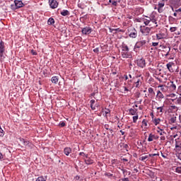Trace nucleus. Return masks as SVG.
Segmentation results:
<instances>
[{
    "mask_svg": "<svg viewBox=\"0 0 181 181\" xmlns=\"http://www.w3.org/2000/svg\"><path fill=\"white\" fill-rule=\"evenodd\" d=\"M144 45H146V40L139 41L136 43L134 47H135V49H140V47H142V46H144Z\"/></svg>",
    "mask_w": 181,
    "mask_h": 181,
    "instance_id": "0eeeda50",
    "label": "nucleus"
},
{
    "mask_svg": "<svg viewBox=\"0 0 181 181\" xmlns=\"http://www.w3.org/2000/svg\"><path fill=\"white\" fill-rule=\"evenodd\" d=\"M36 181H46V178L44 177H38Z\"/></svg>",
    "mask_w": 181,
    "mask_h": 181,
    "instance_id": "c756f323",
    "label": "nucleus"
},
{
    "mask_svg": "<svg viewBox=\"0 0 181 181\" xmlns=\"http://www.w3.org/2000/svg\"><path fill=\"white\" fill-rule=\"evenodd\" d=\"M148 93L149 94H155V91H153V88H148Z\"/></svg>",
    "mask_w": 181,
    "mask_h": 181,
    "instance_id": "c9c22d12",
    "label": "nucleus"
},
{
    "mask_svg": "<svg viewBox=\"0 0 181 181\" xmlns=\"http://www.w3.org/2000/svg\"><path fill=\"white\" fill-rule=\"evenodd\" d=\"M111 33L115 32V28H110Z\"/></svg>",
    "mask_w": 181,
    "mask_h": 181,
    "instance_id": "864d4df0",
    "label": "nucleus"
},
{
    "mask_svg": "<svg viewBox=\"0 0 181 181\" xmlns=\"http://www.w3.org/2000/svg\"><path fill=\"white\" fill-rule=\"evenodd\" d=\"M109 2L112 4L113 6H117V4L116 1L109 0Z\"/></svg>",
    "mask_w": 181,
    "mask_h": 181,
    "instance_id": "7c9ffc66",
    "label": "nucleus"
},
{
    "mask_svg": "<svg viewBox=\"0 0 181 181\" xmlns=\"http://www.w3.org/2000/svg\"><path fill=\"white\" fill-rule=\"evenodd\" d=\"M23 142H24V145H28V141H25L24 139H23Z\"/></svg>",
    "mask_w": 181,
    "mask_h": 181,
    "instance_id": "052dcab7",
    "label": "nucleus"
},
{
    "mask_svg": "<svg viewBox=\"0 0 181 181\" xmlns=\"http://www.w3.org/2000/svg\"><path fill=\"white\" fill-rule=\"evenodd\" d=\"M165 139H166V137H165V136L163 135V136H160V140L161 141H165Z\"/></svg>",
    "mask_w": 181,
    "mask_h": 181,
    "instance_id": "09e8293b",
    "label": "nucleus"
},
{
    "mask_svg": "<svg viewBox=\"0 0 181 181\" xmlns=\"http://www.w3.org/2000/svg\"><path fill=\"white\" fill-rule=\"evenodd\" d=\"M120 132H121L122 135H125V132H123L122 130H120Z\"/></svg>",
    "mask_w": 181,
    "mask_h": 181,
    "instance_id": "0e129e2a",
    "label": "nucleus"
},
{
    "mask_svg": "<svg viewBox=\"0 0 181 181\" xmlns=\"http://www.w3.org/2000/svg\"><path fill=\"white\" fill-rule=\"evenodd\" d=\"M138 115H136V116L133 117V122L135 124L136 123V121H138Z\"/></svg>",
    "mask_w": 181,
    "mask_h": 181,
    "instance_id": "72a5a7b5",
    "label": "nucleus"
},
{
    "mask_svg": "<svg viewBox=\"0 0 181 181\" xmlns=\"http://www.w3.org/2000/svg\"><path fill=\"white\" fill-rule=\"evenodd\" d=\"M14 4L16 8H22V6H23V3L22 2V1L16 0L14 1Z\"/></svg>",
    "mask_w": 181,
    "mask_h": 181,
    "instance_id": "2eb2a0df",
    "label": "nucleus"
},
{
    "mask_svg": "<svg viewBox=\"0 0 181 181\" xmlns=\"http://www.w3.org/2000/svg\"><path fill=\"white\" fill-rule=\"evenodd\" d=\"M163 6H165V3L161 2V3H158V8H163Z\"/></svg>",
    "mask_w": 181,
    "mask_h": 181,
    "instance_id": "58836bf2",
    "label": "nucleus"
},
{
    "mask_svg": "<svg viewBox=\"0 0 181 181\" xmlns=\"http://www.w3.org/2000/svg\"><path fill=\"white\" fill-rule=\"evenodd\" d=\"M177 13H176V11L173 13V16H175V18L177 17Z\"/></svg>",
    "mask_w": 181,
    "mask_h": 181,
    "instance_id": "bf43d9fd",
    "label": "nucleus"
},
{
    "mask_svg": "<svg viewBox=\"0 0 181 181\" xmlns=\"http://www.w3.org/2000/svg\"><path fill=\"white\" fill-rule=\"evenodd\" d=\"M142 125H144V127H148V120H146V119H143V121H142Z\"/></svg>",
    "mask_w": 181,
    "mask_h": 181,
    "instance_id": "473e14b6",
    "label": "nucleus"
},
{
    "mask_svg": "<svg viewBox=\"0 0 181 181\" xmlns=\"http://www.w3.org/2000/svg\"><path fill=\"white\" fill-rule=\"evenodd\" d=\"M156 98L158 101H162L165 98V95L160 92V90L157 91Z\"/></svg>",
    "mask_w": 181,
    "mask_h": 181,
    "instance_id": "9b49d317",
    "label": "nucleus"
},
{
    "mask_svg": "<svg viewBox=\"0 0 181 181\" xmlns=\"http://www.w3.org/2000/svg\"><path fill=\"white\" fill-rule=\"evenodd\" d=\"M177 103L178 104H181V98H178L177 99Z\"/></svg>",
    "mask_w": 181,
    "mask_h": 181,
    "instance_id": "de8ad7c7",
    "label": "nucleus"
},
{
    "mask_svg": "<svg viewBox=\"0 0 181 181\" xmlns=\"http://www.w3.org/2000/svg\"><path fill=\"white\" fill-rule=\"evenodd\" d=\"M153 139H159V136H156L155 134H150L148 138V142H152Z\"/></svg>",
    "mask_w": 181,
    "mask_h": 181,
    "instance_id": "4468645a",
    "label": "nucleus"
},
{
    "mask_svg": "<svg viewBox=\"0 0 181 181\" xmlns=\"http://www.w3.org/2000/svg\"><path fill=\"white\" fill-rule=\"evenodd\" d=\"M141 78L140 76H136L133 78L134 87L136 88H139L141 86H142V81H141Z\"/></svg>",
    "mask_w": 181,
    "mask_h": 181,
    "instance_id": "7ed1b4c3",
    "label": "nucleus"
},
{
    "mask_svg": "<svg viewBox=\"0 0 181 181\" xmlns=\"http://www.w3.org/2000/svg\"><path fill=\"white\" fill-rule=\"evenodd\" d=\"M140 30L143 35H145L146 36H148L149 33H151V28L149 27H146V26H141L140 27Z\"/></svg>",
    "mask_w": 181,
    "mask_h": 181,
    "instance_id": "20e7f679",
    "label": "nucleus"
},
{
    "mask_svg": "<svg viewBox=\"0 0 181 181\" xmlns=\"http://www.w3.org/2000/svg\"><path fill=\"white\" fill-rule=\"evenodd\" d=\"M170 8H171V9H172V11H173V12H175V6H170Z\"/></svg>",
    "mask_w": 181,
    "mask_h": 181,
    "instance_id": "6e6d98bb",
    "label": "nucleus"
},
{
    "mask_svg": "<svg viewBox=\"0 0 181 181\" xmlns=\"http://www.w3.org/2000/svg\"><path fill=\"white\" fill-rule=\"evenodd\" d=\"M64 153H65V155L66 156H69V155H70V153H71V148L70 147L65 148L64 150Z\"/></svg>",
    "mask_w": 181,
    "mask_h": 181,
    "instance_id": "f3484780",
    "label": "nucleus"
},
{
    "mask_svg": "<svg viewBox=\"0 0 181 181\" xmlns=\"http://www.w3.org/2000/svg\"><path fill=\"white\" fill-rule=\"evenodd\" d=\"M180 1L181 0H170V5L173 6L175 9H177V8L181 5Z\"/></svg>",
    "mask_w": 181,
    "mask_h": 181,
    "instance_id": "423d86ee",
    "label": "nucleus"
},
{
    "mask_svg": "<svg viewBox=\"0 0 181 181\" xmlns=\"http://www.w3.org/2000/svg\"><path fill=\"white\" fill-rule=\"evenodd\" d=\"M80 180V177L79 176H76L75 178H74V181L76 180Z\"/></svg>",
    "mask_w": 181,
    "mask_h": 181,
    "instance_id": "603ef678",
    "label": "nucleus"
},
{
    "mask_svg": "<svg viewBox=\"0 0 181 181\" xmlns=\"http://www.w3.org/2000/svg\"><path fill=\"white\" fill-rule=\"evenodd\" d=\"M158 88H160L161 91H166V88L165 86H163V85H160Z\"/></svg>",
    "mask_w": 181,
    "mask_h": 181,
    "instance_id": "f704fd0d",
    "label": "nucleus"
},
{
    "mask_svg": "<svg viewBox=\"0 0 181 181\" xmlns=\"http://www.w3.org/2000/svg\"><path fill=\"white\" fill-rule=\"evenodd\" d=\"M157 132H158V134H159L161 136L166 135V132H165V131H163V129H162L157 130Z\"/></svg>",
    "mask_w": 181,
    "mask_h": 181,
    "instance_id": "393cba45",
    "label": "nucleus"
},
{
    "mask_svg": "<svg viewBox=\"0 0 181 181\" xmlns=\"http://www.w3.org/2000/svg\"><path fill=\"white\" fill-rule=\"evenodd\" d=\"M105 114H110L111 112V110H110L109 109H105Z\"/></svg>",
    "mask_w": 181,
    "mask_h": 181,
    "instance_id": "c03bdc74",
    "label": "nucleus"
},
{
    "mask_svg": "<svg viewBox=\"0 0 181 181\" xmlns=\"http://www.w3.org/2000/svg\"><path fill=\"white\" fill-rule=\"evenodd\" d=\"M173 66H175V63L173 62H169L168 64H166V67L168 69V70H169V71H170V73H173L174 70H173Z\"/></svg>",
    "mask_w": 181,
    "mask_h": 181,
    "instance_id": "f8f14e48",
    "label": "nucleus"
},
{
    "mask_svg": "<svg viewBox=\"0 0 181 181\" xmlns=\"http://www.w3.org/2000/svg\"><path fill=\"white\" fill-rule=\"evenodd\" d=\"M61 15H62V16H69V15H70V12L67 10H63L61 12Z\"/></svg>",
    "mask_w": 181,
    "mask_h": 181,
    "instance_id": "4be33fe9",
    "label": "nucleus"
},
{
    "mask_svg": "<svg viewBox=\"0 0 181 181\" xmlns=\"http://www.w3.org/2000/svg\"><path fill=\"white\" fill-rule=\"evenodd\" d=\"M4 53H5V42L0 40V62H4V59H5Z\"/></svg>",
    "mask_w": 181,
    "mask_h": 181,
    "instance_id": "f03ea898",
    "label": "nucleus"
},
{
    "mask_svg": "<svg viewBox=\"0 0 181 181\" xmlns=\"http://www.w3.org/2000/svg\"><path fill=\"white\" fill-rule=\"evenodd\" d=\"M4 159V155L0 153V160H2Z\"/></svg>",
    "mask_w": 181,
    "mask_h": 181,
    "instance_id": "3c124183",
    "label": "nucleus"
},
{
    "mask_svg": "<svg viewBox=\"0 0 181 181\" xmlns=\"http://www.w3.org/2000/svg\"><path fill=\"white\" fill-rule=\"evenodd\" d=\"M177 136H178V138H180V136H181V132H177Z\"/></svg>",
    "mask_w": 181,
    "mask_h": 181,
    "instance_id": "8fccbe9b",
    "label": "nucleus"
},
{
    "mask_svg": "<svg viewBox=\"0 0 181 181\" xmlns=\"http://www.w3.org/2000/svg\"><path fill=\"white\" fill-rule=\"evenodd\" d=\"M153 124H154L155 125H158V124L160 123V119H159V118L154 119L153 120Z\"/></svg>",
    "mask_w": 181,
    "mask_h": 181,
    "instance_id": "a878e982",
    "label": "nucleus"
},
{
    "mask_svg": "<svg viewBox=\"0 0 181 181\" xmlns=\"http://www.w3.org/2000/svg\"><path fill=\"white\" fill-rule=\"evenodd\" d=\"M49 4L52 9H56L59 6V3L56 0H49Z\"/></svg>",
    "mask_w": 181,
    "mask_h": 181,
    "instance_id": "39448f33",
    "label": "nucleus"
},
{
    "mask_svg": "<svg viewBox=\"0 0 181 181\" xmlns=\"http://www.w3.org/2000/svg\"><path fill=\"white\" fill-rule=\"evenodd\" d=\"M175 148H180L181 149V141L179 137L175 139Z\"/></svg>",
    "mask_w": 181,
    "mask_h": 181,
    "instance_id": "a211bd4d",
    "label": "nucleus"
},
{
    "mask_svg": "<svg viewBox=\"0 0 181 181\" xmlns=\"http://www.w3.org/2000/svg\"><path fill=\"white\" fill-rule=\"evenodd\" d=\"M91 32H92V30H91V28H90V27H86L82 29L83 35H90V33H91Z\"/></svg>",
    "mask_w": 181,
    "mask_h": 181,
    "instance_id": "9d476101",
    "label": "nucleus"
},
{
    "mask_svg": "<svg viewBox=\"0 0 181 181\" xmlns=\"http://www.w3.org/2000/svg\"><path fill=\"white\" fill-rule=\"evenodd\" d=\"M79 155H80L81 156H84L86 154H85L83 152H81V153H79Z\"/></svg>",
    "mask_w": 181,
    "mask_h": 181,
    "instance_id": "4d7b16f0",
    "label": "nucleus"
},
{
    "mask_svg": "<svg viewBox=\"0 0 181 181\" xmlns=\"http://www.w3.org/2000/svg\"><path fill=\"white\" fill-rule=\"evenodd\" d=\"M170 122H171V124H175V122H176V117H171L170 119Z\"/></svg>",
    "mask_w": 181,
    "mask_h": 181,
    "instance_id": "c85d7f7f",
    "label": "nucleus"
},
{
    "mask_svg": "<svg viewBox=\"0 0 181 181\" xmlns=\"http://www.w3.org/2000/svg\"><path fill=\"white\" fill-rule=\"evenodd\" d=\"M124 91H129V89H127V87H124Z\"/></svg>",
    "mask_w": 181,
    "mask_h": 181,
    "instance_id": "774afa93",
    "label": "nucleus"
},
{
    "mask_svg": "<svg viewBox=\"0 0 181 181\" xmlns=\"http://www.w3.org/2000/svg\"><path fill=\"white\" fill-rule=\"evenodd\" d=\"M61 127H66V123L64 122H62V123L59 124Z\"/></svg>",
    "mask_w": 181,
    "mask_h": 181,
    "instance_id": "49530a36",
    "label": "nucleus"
},
{
    "mask_svg": "<svg viewBox=\"0 0 181 181\" xmlns=\"http://www.w3.org/2000/svg\"><path fill=\"white\" fill-rule=\"evenodd\" d=\"M152 156H159V153H154V154H152Z\"/></svg>",
    "mask_w": 181,
    "mask_h": 181,
    "instance_id": "680f3d73",
    "label": "nucleus"
},
{
    "mask_svg": "<svg viewBox=\"0 0 181 181\" xmlns=\"http://www.w3.org/2000/svg\"><path fill=\"white\" fill-rule=\"evenodd\" d=\"M163 107H165V105H163L160 107H156L158 112H160V114H163Z\"/></svg>",
    "mask_w": 181,
    "mask_h": 181,
    "instance_id": "412c9836",
    "label": "nucleus"
},
{
    "mask_svg": "<svg viewBox=\"0 0 181 181\" xmlns=\"http://www.w3.org/2000/svg\"><path fill=\"white\" fill-rule=\"evenodd\" d=\"M54 19L52 18H49L48 21H47V24L48 25H54Z\"/></svg>",
    "mask_w": 181,
    "mask_h": 181,
    "instance_id": "bb28decb",
    "label": "nucleus"
},
{
    "mask_svg": "<svg viewBox=\"0 0 181 181\" xmlns=\"http://www.w3.org/2000/svg\"><path fill=\"white\" fill-rule=\"evenodd\" d=\"M129 35L130 37H133L134 39H135V37H136V36L138 35V33L136 32V30L134 28L132 31L130 32Z\"/></svg>",
    "mask_w": 181,
    "mask_h": 181,
    "instance_id": "dca6fc26",
    "label": "nucleus"
},
{
    "mask_svg": "<svg viewBox=\"0 0 181 181\" xmlns=\"http://www.w3.org/2000/svg\"><path fill=\"white\" fill-rule=\"evenodd\" d=\"M175 12L177 13L178 15H181V7L175 10Z\"/></svg>",
    "mask_w": 181,
    "mask_h": 181,
    "instance_id": "4c0bfd02",
    "label": "nucleus"
},
{
    "mask_svg": "<svg viewBox=\"0 0 181 181\" xmlns=\"http://www.w3.org/2000/svg\"><path fill=\"white\" fill-rule=\"evenodd\" d=\"M122 56L124 59H132V54L129 52V48L127 45H123L122 49Z\"/></svg>",
    "mask_w": 181,
    "mask_h": 181,
    "instance_id": "f257e3e1",
    "label": "nucleus"
},
{
    "mask_svg": "<svg viewBox=\"0 0 181 181\" xmlns=\"http://www.w3.org/2000/svg\"><path fill=\"white\" fill-rule=\"evenodd\" d=\"M124 78H125V80H128V76L127 75H124Z\"/></svg>",
    "mask_w": 181,
    "mask_h": 181,
    "instance_id": "69168bd1",
    "label": "nucleus"
},
{
    "mask_svg": "<svg viewBox=\"0 0 181 181\" xmlns=\"http://www.w3.org/2000/svg\"><path fill=\"white\" fill-rule=\"evenodd\" d=\"M115 32H122V33H124V30H121L119 28H115Z\"/></svg>",
    "mask_w": 181,
    "mask_h": 181,
    "instance_id": "79ce46f5",
    "label": "nucleus"
},
{
    "mask_svg": "<svg viewBox=\"0 0 181 181\" xmlns=\"http://www.w3.org/2000/svg\"><path fill=\"white\" fill-rule=\"evenodd\" d=\"M151 22H153V23H156V20H155V19H151Z\"/></svg>",
    "mask_w": 181,
    "mask_h": 181,
    "instance_id": "5fc2aeb1",
    "label": "nucleus"
},
{
    "mask_svg": "<svg viewBox=\"0 0 181 181\" xmlns=\"http://www.w3.org/2000/svg\"><path fill=\"white\" fill-rule=\"evenodd\" d=\"M151 21L152 19L148 17V19H144V23L146 25V26H148Z\"/></svg>",
    "mask_w": 181,
    "mask_h": 181,
    "instance_id": "5701e85b",
    "label": "nucleus"
},
{
    "mask_svg": "<svg viewBox=\"0 0 181 181\" xmlns=\"http://www.w3.org/2000/svg\"><path fill=\"white\" fill-rule=\"evenodd\" d=\"M4 130L2 129V128H1L0 126V136H4Z\"/></svg>",
    "mask_w": 181,
    "mask_h": 181,
    "instance_id": "a19ab883",
    "label": "nucleus"
},
{
    "mask_svg": "<svg viewBox=\"0 0 181 181\" xmlns=\"http://www.w3.org/2000/svg\"><path fill=\"white\" fill-rule=\"evenodd\" d=\"M146 159H148V156H143L141 158V160H142V161L146 160Z\"/></svg>",
    "mask_w": 181,
    "mask_h": 181,
    "instance_id": "ea45409f",
    "label": "nucleus"
},
{
    "mask_svg": "<svg viewBox=\"0 0 181 181\" xmlns=\"http://www.w3.org/2000/svg\"><path fill=\"white\" fill-rule=\"evenodd\" d=\"M85 163L86 165H92L93 163V161L91 158L86 157V159H85Z\"/></svg>",
    "mask_w": 181,
    "mask_h": 181,
    "instance_id": "6ab92c4d",
    "label": "nucleus"
},
{
    "mask_svg": "<svg viewBox=\"0 0 181 181\" xmlns=\"http://www.w3.org/2000/svg\"><path fill=\"white\" fill-rule=\"evenodd\" d=\"M161 156H162L163 158H164V159H166V156L163 155V153H161Z\"/></svg>",
    "mask_w": 181,
    "mask_h": 181,
    "instance_id": "e2e57ef3",
    "label": "nucleus"
},
{
    "mask_svg": "<svg viewBox=\"0 0 181 181\" xmlns=\"http://www.w3.org/2000/svg\"><path fill=\"white\" fill-rule=\"evenodd\" d=\"M52 83H54V84H57L58 81H59V78H57V76H53L51 78Z\"/></svg>",
    "mask_w": 181,
    "mask_h": 181,
    "instance_id": "b1692460",
    "label": "nucleus"
},
{
    "mask_svg": "<svg viewBox=\"0 0 181 181\" xmlns=\"http://www.w3.org/2000/svg\"><path fill=\"white\" fill-rule=\"evenodd\" d=\"M156 37H157L158 40H160V39H163L164 35H163V34H160V33L156 34Z\"/></svg>",
    "mask_w": 181,
    "mask_h": 181,
    "instance_id": "cd10ccee",
    "label": "nucleus"
},
{
    "mask_svg": "<svg viewBox=\"0 0 181 181\" xmlns=\"http://www.w3.org/2000/svg\"><path fill=\"white\" fill-rule=\"evenodd\" d=\"M158 12L159 13H162V12H163V8H160L158 7Z\"/></svg>",
    "mask_w": 181,
    "mask_h": 181,
    "instance_id": "37998d69",
    "label": "nucleus"
},
{
    "mask_svg": "<svg viewBox=\"0 0 181 181\" xmlns=\"http://www.w3.org/2000/svg\"><path fill=\"white\" fill-rule=\"evenodd\" d=\"M158 45H159V42H153L152 43V46H154V47L158 46Z\"/></svg>",
    "mask_w": 181,
    "mask_h": 181,
    "instance_id": "a18cd8bd",
    "label": "nucleus"
},
{
    "mask_svg": "<svg viewBox=\"0 0 181 181\" xmlns=\"http://www.w3.org/2000/svg\"><path fill=\"white\" fill-rule=\"evenodd\" d=\"M176 30H177V27H171L170 28V31L173 33V32H176Z\"/></svg>",
    "mask_w": 181,
    "mask_h": 181,
    "instance_id": "2f4dec72",
    "label": "nucleus"
},
{
    "mask_svg": "<svg viewBox=\"0 0 181 181\" xmlns=\"http://www.w3.org/2000/svg\"><path fill=\"white\" fill-rule=\"evenodd\" d=\"M136 111H138V109H129V112L131 115H135L136 114Z\"/></svg>",
    "mask_w": 181,
    "mask_h": 181,
    "instance_id": "aec40b11",
    "label": "nucleus"
},
{
    "mask_svg": "<svg viewBox=\"0 0 181 181\" xmlns=\"http://www.w3.org/2000/svg\"><path fill=\"white\" fill-rule=\"evenodd\" d=\"M137 66H139V67H141V69H144V67H145V66H146L145 59H138L137 60Z\"/></svg>",
    "mask_w": 181,
    "mask_h": 181,
    "instance_id": "6e6552de",
    "label": "nucleus"
},
{
    "mask_svg": "<svg viewBox=\"0 0 181 181\" xmlns=\"http://www.w3.org/2000/svg\"><path fill=\"white\" fill-rule=\"evenodd\" d=\"M123 181H129V179L128 177L122 179Z\"/></svg>",
    "mask_w": 181,
    "mask_h": 181,
    "instance_id": "13d9d810",
    "label": "nucleus"
},
{
    "mask_svg": "<svg viewBox=\"0 0 181 181\" xmlns=\"http://www.w3.org/2000/svg\"><path fill=\"white\" fill-rule=\"evenodd\" d=\"M169 88H170L171 91L176 90V84L173 81H170L168 83Z\"/></svg>",
    "mask_w": 181,
    "mask_h": 181,
    "instance_id": "ddd939ff",
    "label": "nucleus"
},
{
    "mask_svg": "<svg viewBox=\"0 0 181 181\" xmlns=\"http://www.w3.org/2000/svg\"><path fill=\"white\" fill-rule=\"evenodd\" d=\"M107 176L110 177L112 176V174H111V173H107Z\"/></svg>",
    "mask_w": 181,
    "mask_h": 181,
    "instance_id": "338daca9",
    "label": "nucleus"
},
{
    "mask_svg": "<svg viewBox=\"0 0 181 181\" xmlns=\"http://www.w3.org/2000/svg\"><path fill=\"white\" fill-rule=\"evenodd\" d=\"M90 103V108L91 110H93V111H95V110H96V108H98V107L100 106L98 104H95V100H91Z\"/></svg>",
    "mask_w": 181,
    "mask_h": 181,
    "instance_id": "1a4fd4ad",
    "label": "nucleus"
},
{
    "mask_svg": "<svg viewBox=\"0 0 181 181\" xmlns=\"http://www.w3.org/2000/svg\"><path fill=\"white\" fill-rule=\"evenodd\" d=\"M175 172L177 173H181V167H177V168H175Z\"/></svg>",
    "mask_w": 181,
    "mask_h": 181,
    "instance_id": "e433bc0d",
    "label": "nucleus"
}]
</instances>
